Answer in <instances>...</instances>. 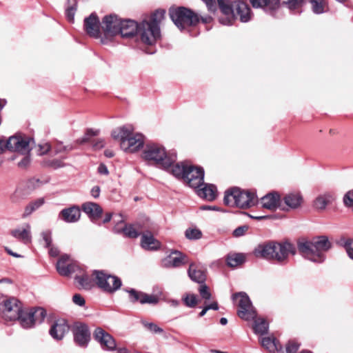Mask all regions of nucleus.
Instances as JSON below:
<instances>
[{
	"label": "nucleus",
	"instance_id": "obj_59",
	"mask_svg": "<svg viewBox=\"0 0 353 353\" xmlns=\"http://www.w3.org/2000/svg\"><path fill=\"white\" fill-rule=\"evenodd\" d=\"M345 250L350 259L353 260V240H348L345 243Z\"/></svg>",
	"mask_w": 353,
	"mask_h": 353
},
{
	"label": "nucleus",
	"instance_id": "obj_25",
	"mask_svg": "<svg viewBox=\"0 0 353 353\" xmlns=\"http://www.w3.org/2000/svg\"><path fill=\"white\" fill-rule=\"evenodd\" d=\"M10 234L23 243L28 244L32 239L30 225L26 223L23 227L14 228L10 231Z\"/></svg>",
	"mask_w": 353,
	"mask_h": 353
},
{
	"label": "nucleus",
	"instance_id": "obj_45",
	"mask_svg": "<svg viewBox=\"0 0 353 353\" xmlns=\"http://www.w3.org/2000/svg\"><path fill=\"white\" fill-rule=\"evenodd\" d=\"M185 234L186 238L190 240L199 239L202 236L201 232L196 228H189L186 230Z\"/></svg>",
	"mask_w": 353,
	"mask_h": 353
},
{
	"label": "nucleus",
	"instance_id": "obj_42",
	"mask_svg": "<svg viewBox=\"0 0 353 353\" xmlns=\"http://www.w3.org/2000/svg\"><path fill=\"white\" fill-rule=\"evenodd\" d=\"M282 5L286 7L291 11H296L300 12V8L302 7L304 0H281Z\"/></svg>",
	"mask_w": 353,
	"mask_h": 353
},
{
	"label": "nucleus",
	"instance_id": "obj_28",
	"mask_svg": "<svg viewBox=\"0 0 353 353\" xmlns=\"http://www.w3.org/2000/svg\"><path fill=\"white\" fill-rule=\"evenodd\" d=\"M60 216L67 223H74L79 220L81 211L79 207L74 205L62 210L60 212Z\"/></svg>",
	"mask_w": 353,
	"mask_h": 353
},
{
	"label": "nucleus",
	"instance_id": "obj_7",
	"mask_svg": "<svg viewBox=\"0 0 353 353\" xmlns=\"http://www.w3.org/2000/svg\"><path fill=\"white\" fill-rule=\"evenodd\" d=\"M92 276H94L95 284L104 292L112 293L121 286V281L119 277L103 270L93 271Z\"/></svg>",
	"mask_w": 353,
	"mask_h": 353
},
{
	"label": "nucleus",
	"instance_id": "obj_20",
	"mask_svg": "<svg viewBox=\"0 0 353 353\" xmlns=\"http://www.w3.org/2000/svg\"><path fill=\"white\" fill-rule=\"evenodd\" d=\"M186 255L179 251L174 250L162 261V265L165 268H178L188 263Z\"/></svg>",
	"mask_w": 353,
	"mask_h": 353
},
{
	"label": "nucleus",
	"instance_id": "obj_19",
	"mask_svg": "<svg viewBox=\"0 0 353 353\" xmlns=\"http://www.w3.org/2000/svg\"><path fill=\"white\" fill-rule=\"evenodd\" d=\"M119 217L121 219H118V223L114 227L113 230L115 233H123L124 236L135 239L137 238L141 234V226L139 223H136L134 225H125L124 226H121L120 225L123 223V220L122 219L121 215L119 214Z\"/></svg>",
	"mask_w": 353,
	"mask_h": 353
},
{
	"label": "nucleus",
	"instance_id": "obj_16",
	"mask_svg": "<svg viewBox=\"0 0 353 353\" xmlns=\"http://www.w3.org/2000/svg\"><path fill=\"white\" fill-rule=\"evenodd\" d=\"M94 339L99 342L103 350H114L117 346L116 341L112 336L101 327L95 329L94 332Z\"/></svg>",
	"mask_w": 353,
	"mask_h": 353
},
{
	"label": "nucleus",
	"instance_id": "obj_17",
	"mask_svg": "<svg viewBox=\"0 0 353 353\" xmlns=\"http://www.w3.org/2000/svg\"><path fill=\"white\" fill-rule=\"evenodd\" d=\"M84 28L89 36L94 38L101 37V26L96 13H92L84 19Z\"/></svg>",
	"mask_w": 353,
	"mask_h": 353
},
{
	"label": "nucleus",
	"instance_id": "obj_33",
	"mask_svg": "<svg viewBox=\"0 0 353 353\" xmlns=\"http://www.w3.org/2000/svg\"><path fill=\"white\" fill-rule=\"evenodd\" d=\"M82 210L90 217L99 218L102 214V208L96 203L85 202L81 206Z\"/></svg>",
	"mask_w": 353,
	"mask_h": 353
},
{
	"label": "nucleus",
	"instance_id": "obj_46",
	"mask_svg": "<svg viewBox=\"0 0 353 353\" xmlns=\"http://www.w3.org/2000/svg\"><path fill=\"white\" fill-rule=\"evenodd\" d=\"M77 1L74 0V3L65 10L66 18L71 23H73L74 21V15L77 10Z\"/></svg>",
	"mask_w": 353,
	"mask_h": 353
},
{
	"label": "nucleus",
	"instance_id": "obj_8",
	"mask_svg": "<svg viewBox=\"0 0 353 353\" xmlns=\"http://www.w3.org/2000/svg\"><path fill=\"white\" fill-rule=\"evenodd\" d=\"M234 303L239 307L238 316L244 320L248 321L256 317L254 310L248 296L245 292H238L232 295Z\"/></svg>",
	"mask_w": 353,
	"mask_h": 353
},
{
	"label": "nucleus",
	"instance_id": "obj_12",
	"mask_svg": "<svg viewBox=\"0 0 353 353\" xmlns=\"http://www.w3.org/2000/svg\"><path fill=\"white\" fill-rule=\"evenodd\" d=\"M33 139L29 137L15 135L10 137L6 141V147L11 151L17 152L23 154H29L31 150V143Z\"/></svg>",
	"mask_w": 353,
	"mask_h": 353
},
{
	"label": "nucleus",
	"instance_id": "obj_56",
	"mask_svg": "<svg viewBox=\"0 0 353 353\" xmlns=\"http://www.w3.org/2000/svg\"><path fill=\"white\" fill-rule=\"evenodd\" d=\"M43 241L45 243V247L50 248L52 243V234L50 231H44L41 233Z\"/></svg>",
	"mask_w": 353,
	"mask_h": 353
},
{
	"label": "nucleus",
	"instance_id": "obj_15",
	"mask_svg": "<svg viewBox=\"0 0 353 353\" xmlns=\"http://www.w3.org/2000/svg\"><path fill=\"white\" fill-rule=\"evenodd\" d=\"M204 170L201 168L189 165L184 181L192 188H198L203 184Z\"/></svg>",
	"mask_w": 353,
	"mask_h": 353
},
{
	"label": "nucleus",
	"instance_id": "obj_43",
	"mask_svg": "<svg viewBox=\"0 0 353 353\" xmlns=\"http://www.w3.org/2000/svg\"><path fill=\"white\" fill-rule=\"evenodd\" d=\"M165 14V11L164 10H157L152 14L150 19L148 21L150 24L159 27L160 23L164 19Z\"/></svg>",
	"mask_w": 353,
	"mask_h": 353
},
{
	"label": "nucleus",
	"instance_id": "obj_64",
	"mask_svg": "<svg viewBox=\"0 0 353 353\" xmlns=\"http://www.w3.org/2000/svg\"><path fill=\"white\" fill-rule=\"evenodd\" d=\"M48 248H49V254L51 256L55 257L59 255V251L57 248L50 245V247Z\"/></svg>",
	"mask_w": 353,
	"mask_h": 353
},
{
	"label": "nucleus",
	"instance_id": "obj_22",
	"mask_svg": "<svg viewBox=\"0 0 353 353\" xmlns=\"http://www.w3.org/2000/svg\"><path fill=\"white\" fill-rule=\"evenodd\" d=\"M78 268V265L72 263L68 255L61 256L57 263V270L61 276H68Z\"/></svg>",
	"mask_w": 353,
	"mask_h": 353
},
{
	"label": "nucleus",
	"instance_id": "obj_52",
	"mask_svg": "<svg viewBox=\"0 0 353 353\" xmlns=\"http://www.w3.org/2000/svg\"><path fill=\"white\" fill-rule=\"evenodd\" d=\"M46 165L53 169H57L65 166L62 159H52L46 162Z\"/></svg>",
	"mask_w": 353,
	"mask_h": 353
},
{
	"label": "nucleus",
	"instance_id": "obj_11",
	"mask_svg": "<svg viewBox=\"0 0 353 353\" xmlns=\"http://www.w3.org/2000/svg\"><path fill=\"white\" fill-rule=\"evenodd\" d=\"M46 312L42 307H37L23 310L20 312V317L17 320L23 328H30L36 323H41L46 317Z\"/></svg>",
	"mask_w": 353,
	"mask_h": 353
},
{
	"label": "nucleus",
	"instance_id": "obj_9",
	"mask_svg": "<svg viewBox=\"0 0 353 353\" xmlns=\"http://www.w3.org/2000/svg\"><path fill=\"white\" fill-rule=\"evenodd\" d=\"M137 34L143 44L153 46L161 37L160 27L150 24L148 20H143L139 23Z\"/></svg>",
	"mask_w": 353,
	"mask_h": 353
},
{
	"label": "nucleus",
	"instance_id": "obj_18",
	"mask_svg": "<svg viewBox=\"0 0 353 353\" xmlns=\"http://www.w3.org/2000/svg\"><path fill=\"white\" fill-rule=\"evenodd\" d=\"M261 204L263 208L275 211L276 209L285 210L281 203V196L276 192H270L261 199Z\"/></svg>",
	"mask_w": 353,
	"mask_h": 353
},
{
	"label": "nucleus",
	"instance_id": "obj_41",
	"mask_svg": "<svg viewBox=\"0 0 353 353\" xmlns=\"http://www.w3.org/2000/svg\"><path fill=\"white\" fill-rule=\"evenodd\" d=\"M188 166L181 163H176L172 166L171 172L174 176L177 178H182L184 179L186 171H188Z\"/></svg>",
	"mask_w": 353,
	"mask_h": 353
},
{
	"label": "nucleus",
	"instance_id": "obj_3",
	"mask_svg": "<svg viewBox=\"0 0 353 353\" xmlns=\"http://www.w3.org/2000/svg\"><path fill=\"white\" fill-rule=\"evenodd\" d=\"M141 157L149 163L164 170L169 169L176 161L175 154L167 153L163 146L157 143L147 144L143 150Z\"/></svg>",
	"mask_w": 353,
	"mask_h": 353
},
{
	"label": "nucleus",
	"instance_id": "obj_44",
	"mask_svg": "<svg viewBox=\"0 0 353 353\" xmlns=\"http://www.w3.org/2000/svg\"><path fill=\"white\" fill-rule=\"evenodd\" d=\"M312 4L313 12L316 14H321L325 11V0H313L311 1Z\"/></svg>",
	"mask_w": 353,
	"mask_h": 353
},
{
	"label": "nucleus",
	"instance_id": "obj_38",
	"mask_svg": "<svg viewBox=\"0 0 353 353\" xmlns=\"http://www.w3.org/2000/svg\"><path fill=\"white\" fill-rule=\"evenodd\" d=\"M75 280L79 283V286L85 290L91 289L95 283L94 276H93V279H90L86 274L76 276Z\"/></svg>",
	"mask_w": 353,
	"mask_h": 353
},
{
	"label": "nucleus",
	"instance_id": "obj_37",
	"mask_svg": "<svg viewBox=\"0 0 353 353\" xmlns=\"http://www.w3.org/2000/svg\"><path fill=\"white\" fill-rule=\"evenodd\" d=\"M334 200L333 194L326 192L319 195L314 201V206L318 210H324L326 206Z\"/></svg>",
	"mask_w": 353,
	"mask_h": 353
},
{
	"label": "nucleus",
	"instance_id": "obj_61",
	"mask_svg": "<svg viewBox=\"0 0 353 353\" xmlns=\"http://www.w3.org/2000/svg\"><path fill=\"white\" fill-rule=\"evenodd\" d=\"M73 302L79 306H83L85 304V299L79 294H76L72 297Z\"/></svg>",
	"mask_w": 353,
	"mask_h": 353
},
{
	"label": "nucleus",
	"instance_id": "obj_13",
	"mask_svg": "<svg viewBox=\"0 0 353 353\" xmlns=\"http://www.w3.org/2000/svg\"><path fill=\"white\" fill-rule=\"evenodd\" d=\"M121 19L115 14L107 15L103 18L101 30L105 36V38L101 39L103 43H106L108 39L118 34Z\"/></svg>",
	"mask_w": 353,
	"mask_h": 353
},
{
	"label": "nucleus",
	"instance_id": "obj_29",
	"mask_svg": "<svg viewBox=\"0 0 353 353\" xmlns=\"http://www.w3.org/2000/svg\"><path fill=\"white\" fill-rule=\"evenodd\" d=\"M234 6V12H236V14L239 16L241 22L245 23L250 20V8L247 3L241 1H235Z\"/></svg>",
	"mask_w": 353,
	"mask_h": 353
},
{
	"label": "nucleus",
	"instance_id": "obj_58",
	"mask_svg": "<svg viewBox=\"0 0 353 353\" xmlns=\"http://www.w3.org/2000/svg\"><path fill=\"white\" fill-rule=\"evenodd\" d=\"M30 164V158L28 155H25L18 163V167L21 169H26Z\"/></svg>",
	"mask_w": 353,
	"mask_h": 353
},
{
	"label": "nucleus",
	"instance_id": "obj_1",
	"mask_svg": "<svg viewBox=\"0 0 353 353\" xmlns=\"http://www.w3.org/2000/svg\"><path fill=\"white\" fill-rule=\"evenodd\" d=\"M295 253L294 246L289 242L269 241L259 245L254 250L256 256L279 263L286 261L290 254L294 255Z\"/></svg>",
	"mask_w": 353,
	"mask_h": 353
},
{
	"label": "nucleus",
	"instance_id": "obj_30",
	"mask_svg": "<svg viewBox=\"0 0 353 353\" xmlns=\"http://www.w3.org/2000/svg\"><path fill=\"white\" fill-rule=\"evenodd\" d=\"M303 198L299 193H289L285 195L283 198V201L285 206V211L290 209H296L301 205Z\"/></svg>",
	"mask_w": 353,
	"mask_h": 353
},
{
	"label": "nucleus",
	"instance_id": "obj_23",
	"mask_svg": "<svg viewBox=\"0 0 353 353\" xmlns=\"http://www.w3.org/2000/svg\"><path fill=\"white\" fill-rule=\"evenodd\" d=\"M217 3L222 13L228 17L225 20L221 18L219 21L223 25H231L232 21L234 20V1L232 2L230 0H217Z\"/></svg>",
	"mask_w": 353,
	"mask_h": 353
},
{
	"label": "nucleus",
	"instance_id": "obj_53",
	"mask_svg": "<svg viewBox=\"0 0 353 353\" xmlns=\"http://www.w3.org/2000/svg\"><path fill=\"white\" fill-rule=\"evenodd\" d=\"M99 133V130L94 129H88L85 134V136L81 139V143H85L89 141L91 137L97 136Z\"/></svg>",
	"mask_w": 353,
	"mask_h": 353
},
{
	"label": "nucleus",
	"instance_id": "obj_48",
	"mask_svg": "<svg viewBox=\"0 0 353 353\" xmlns=\"http://www.w3.org/2000/svg\"><path fill=\"white\" fill-rule=\"evenodd\" d=\"M159 297L154 294H148L143 292L142 300L141 301V304H152L155 305L159 302Z\"/></svg>",
	"mask_w": 353,
	"mask_h": 353
},
{
	"label": "nucleus",
	"instance_id": "obj_49",
	"mask_svg": "<svg viewBox=\"0 0 353 353\" xmlns=\"http://www.w3.org/2000/svg\"><path fill=\"white\" fill-rule=\"evenodd\" d=\"M143 326L152 333H162L163 330L153 323L142 321Z\"/></svg>",
	"mask_w": 353,
	"mask_h": 353
},
{
	"label": "nucleus",
	"instance_id": "obj_31",
	"mask_svg": "<svg viewBox=\"0 0 353 353\" xmlns=\"http://www.w3.org/2000/svg\"><path fill=\"white\" fill-rule=\"evenodd\" d=\"M254 8H262L265 11H272L277 9L280 6V0H250Z\"/></svg>",
	"mask_w": 353,
	"mask_h": 353
},
{
	"label": "nucleus",
	"instance_id": "obj_10",
	"mask_svg": "<svg viewBox=\"0 0 353 353\" xmlns=\"http://www.w3.org/2000/svg\"><path fill=\"white\" fill-rule=\"evenodd\" d=\"M22 303L14 297H10L0 304V312L6 321H16L22 312Z\"/></svg>",
	"mask_w": 353,
	"mask_h": 353
},
{
	"label": "nucleus",
	"instance_id": "obj_36",
	"mask_svg": "<svg viewBox=\"0 0 353 353\" xmlns=\"http://www.w3.org/2000/svg\"><path fill=\"white\" fill-rule=\"evenodd\" d=\"M261 343L270 353H277L281 349L280 343L274 337L262 338Z\"/></svg>",
	"mask_w": 353,
	"mask_h": 353
},
{
	"label": "nucleus",
	"instance_id": "obj_63",
	"mask_svg": "<svg viewBox=\"0 0 353 353\" xmlns=\"http://www.w3.org/2000/svg\"><path fill=\"white\" fill-rule=\"evenodd\" d=\"M100 192H101V190H100L99 186L96 185V186H94L91 189L90 194L92 195V196H93L94 198L97 199V198H98L99 196Z\"/></svg>",
	"mask_w": 353,
	"mask_h": 353
},
{
	"label": "nucleus",
	"instance_id": "obj_27",
	"mask_svg": "<svg viewBox=\"0 0 353 353\" xmlns=\"http://www.w3.org/2000/svg\"><path fill=\"white\" fill-rule=\"evenodd\" d=\"M188 273L191 280L199 283H203L205 280V270L199 263H191Z\"/></svg>",
	"mask_w": 353,
	"mask_h": 353
},
{
	"label": "nucleus",
	"instance_id": "obj_39",
	"mask_svg": "<svg viewBox=\"0 0 353 353\" xmlns=\"http://www.w3.org/2000/svg\"><path fill=\"white\" fill-rule=\"evenodd\" d=\"M245 262V255L241 253L229 254L227 257V264L232 268L237 267Z\"/></svg>",
	"mask_w": 353,
	"mask_h": 353
},
{
	"label": "nucleus",
	"instance_id": "obj_5",
	"mask_svg": "<svg viewBox=\"0 0 353 353\" xmlns=\"http://www.w3.org/2000/svg\"><path fill=\"white\" fill-rule=\"evenodd\" d=\"M223 202L230 207L248 208L255 205L256 198L254 194L234 187L225 191Z\"/></svg>",
	"mask_w": 353,
	"mask_h": 353
},
{
	"label": "nucleus",
	"instance_id": "obj_62",
	"mask_svg": "<svg viewBox=\"0 0 353 353\" xmlns=\"http://www.w3.org/2000/svg\"><path fill=\"white\" fill-rule=\"evenodd\" d=\"M210 11L214 12L216 10V4L214 0H203Z\"/></svg>",
	"mask_w": 353,
	"mask_h": 353
},
{
	"label": "nucleus",
	"instance_id": "obj_35",
	"mask_svg": "<svg viewBox=\"0 0 353 353\" xmlns=\"http://www.w3.org/2000/svg\"><path fill=\"white\" fill-rule=\"evenodd\" d=\"M141 244L143 248L148 250H156L161 246L159 241L156 240L151 233L142 236Z\"/></svg>",
	"mask_w": 353,
	"mask_h": 353
},
{
	"label": "nucleus",
	"instance_id": "obj_60",
	"mask_svg": "<svg viewBox=\"0 0 353 353\" xmlns=\"http://www.w3.org/2000/svg\"><path fill=\"white\" fill-rule=\"evenodd\" d=\"M50 150V145L48 143L39 145L38 154L39 155H43L45 154H46Z\"/></svg>",
	"mask_w": 353,
	"mask_h": 353
},
{
	"label": "nucleus",
	"instance_id": "obj_34",
	"mask_svg": "<svg viewBox=\"0 0 353 353\" xmlns=\"http://www.w3.org/2000/svg\"><path fill=\"white\" fill-rule=\"evenodd\" d=\"M197 194L200 197L208 201H213L217 196V190L212 184H205L203 188L197 190Z\"/></svg>",
	"mask_w": 353,
	"mask_h": 353
},
{
	"label": "nucleus",
	"instance_id": "obj_32",
	"mask_svg": "<svg viewBox=\"0 0 353 353\" xmlns=\"http://www.w3.org/2000/svg\"><path fill=\"white\" fill-rule=\"evenodd\" d=\"M45 203V199L38 198L35 200L30 201L25 207L23 212L21 214L23 219L29 217L34 212L39 209Z\"/></svg>",
	"mask_w": 353,
	"mask_h": 353
},
{
	"label": "nucleus",
	"instance_id": "obj_2",
	"mask_svg": "<svg viewBox=\"0 0 353 353\" xmlns=\"http://www.w3.org/2000/svg\"><path fill=\"white\" fill-rule=\"evenodd\" d=\"M112 137L120 141V147L125 152L134 153L143 147V136L134 132L131 125H123L114 129Z\"/></svg>",
	"mask_w": 353,
	"mask_h": 353
},
{
	"label": "nucleus",
	"instance_id": "obj_50",
	"mask_svg": "<svg viewBox=\"0 0 353 353\" xmlns=\"http://www.w3.org/2000/svg\"><path fill=\"white\" fill-rule=\"evenodd\" d=\"M343 202L346 207L353 210V190L348 191L343 196Z\"/></svg>",
	"mask_w": 353,
	"mask_h": 353
},
{
	"label": "nucleus",
	"instance_id": "obj_51",
	"mask_svg": "<svg viewBox=\"0 0 353 353\" xmlns=\"http://www.w3.org/2000/svg\"><path fill=\"white\" fill-rule=\"evenodd\" d=\"M199 292L203 299L208 300L211 298V294L209 291L208 287L203 284V283L200 285Z\"/></svg>",
	"mask_w": 353,
	"mask_h": 353
},
{
	"label": "nucleus",
	"instance_id": "obj_40",
	"mask_svg": "<svg viewBox=\"0 0 353 353\" xmlns=\"http://www.w3.org/2000/svg\"><path fill=\"white\" fill-rule=\"evenodd\" d=\"M254 330L256 334H265L268 330V323L263 319H257L254 321Z\"/></svg>",
	"mask_w": 353,
	"mask_h": 353
},
{
	"label": "nucleus",
	"instance_id": "obj_4",
	"mask_svg": "<svg viewBox=\"0 0 353 353\" xmlns=\"http://www.w3.org/2000/svg\"><path fill=\"white\" fill-rule=\"evenodd\" d=\"M330 243L325 236H319L312 241L301 242L298 248L301 254L313 262L321 263L324 261L323 252L328 250Z\"/></svg>",
	"mask_w": 353,
	"mask_h": 353
},
{
	"label": "nucleus",
	"instance_id": "obj_55",
	"mask_svg": "<svg viewBox=\"0 0 353 353\" xmlns=\"http://www.w3.org/2000/svg\"><path fill=\"white\" fill-rule=\"evenodd\" d=\"M184 302L187 306L193 307L197 303L196 296L194 294L187 295L184 299Z\"/></svg>",
	"mask_w": 353,
	"mask_h": 353
},
{
	"label": "nucleus",
	"instance_id": "obj_54",
	"mask_svg": "<svg viewBox=\"0 0 353 353\" xmlns=\"http://www.w3.org/2000/svg\"><path fill=\"white\" fill-rule=\"evenodd\" d=\"M300 345L295 341H290L287 345L285 349V352L283 353H296L299 350Z\"/></svg>",
	"mask_w": 353,
	"mask_h": 353
},
{
	"label": "nucleus",
	"instance_id": "obj_21",
	"mask_svg": "<svg viewBox=\"0 0 353 353\" xmlns=\"http://www.w3.org/2000/svg\"><path fill=\"white\" fill-rule=\"evenodd\" d=\"M75 343L81 347H86L90 339V333L86 325L76 324L73 330Z\"/></svg>",
	"mask_w": 353,
	"mask_h": 353
},
{
	"label": "nucleus",
	"instance_id": "obj_47",
	"mask_svg": "<svg viewBox=\"0 0 353 353\" xmlns=\"http://www.w3.org/2000/svg\"><path fill=\"white\" fill-rule=\"evenodd\" d=\"M127 292L129 294V298L132 303L139 302L141 303V301L142 300L143 292L137 291L134 289L127 290Z\"/></svg>",
	"mask_w": 353,
	"mask_h": 353
},
{
	"label": "nucleus",
	"instance_id": "obj_26",
	"mask_svg": "<svg viewBox=\"0 0 353 353\" xmlns=\"http://www.w3.org/2000/svg\"><path fill=\"white\" fill-rule=\"evenodd\" d=\"M69 331V326L63 319L56 321L50 330L51 336L57 340H61L63 338L65 333Z\"/></svg>",
	"mask_w": 353,
	"mask_h": 353
},
{
	"label": "nucleus",
	"instance_id": "obj_24",
	"mask_svg": "<svg viewBox=\"0 0 353 353\" xmlns=\"http://www.w3.org/2000/svg\"><path fill=\"white\" fill-rule=\"evenodd\" d=\"M139 28V24L133 20L121 19L118 34H120L123 37H130L135 33L138 34Z\"/></svg>",
	"mask_w": 353,
	"mask_h": 353
},
{
	"label": "nucleus",
	"instance_id": "obj_57",
	"mask_svg": "<svg viewBox=\"0 0 353 353\" xmlns=\"http://www.w3.org/2000/svg\"><path fill=\"white\" fill-rule=\"evenodd\" d=\"M248 230V227L247 225L240 226L233 231V235L235 237L241 236L245 234Z\"/></svg>",
	"mask_w": 353,
	"mask_h": 353
},
{
	"label": "nucleus",
	"instance_id": "obj_14",
	"mask_svg": "<svg viewBox=\"0 0 353 353\" xmlns=\"http://www.w3.org/2000/svg\"><path fill=\"white\" fill-rule=\"evenodd\" d=\"M39 182L37 179H31L21 183L10 196L11 201L17 203L24 199L37 187Z\"/></svg>",
	"mask_w": 353,
	"mask_h": 353
},
{
	"label": "nucleus",
	"instance_id": "obj_6",
	"mask_svg": "<svg viewBox=\"0 0 353 353\" xmlns=\"http://www.w3.org/2000/svg\"><path fill=\"white\" fill-rule=\"evenodd\" d=\"M169 14L174 23L181 30L194 26L199 21V16L185 7L170 8Z\"/></svg>",
	"mask_w": 353,
	"mask_h": 353
}]
</instances>
